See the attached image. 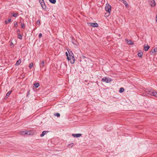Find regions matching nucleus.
<instances>
[{
  "label": "nucleus",
  "mask_w": 157,
  "mask_h": 157,
  "mask_svg": "<svg viewBox=\"0 0 157 157\" xmlns=\"http://www.w3.org/2000/svg\"><path fill=\"white\" fill-rule=\"evenodd\" d=\"M67 59L70 61L71 64H73L75 62V58L72 52H69V56H67Z\"/></svg>",
  "instance_id": "nucleus-1"
},
{
  "label": "nucleus",
  "mask_w": 157,
  "mask_h": 157,
  "mask_svg": "<svg viewBox=\"0 0 157 157\" xmlns=\"http://www.w3.org/2000/svg\"><path fill=\"white\" fill-rule=\"evenodd\" d=\"M111 7L109 4L107 3L106 4L105 9V10L109 13L111 11Z\"/></svg>",
  "instance_id": "nucleus-2"
},
{
  "label": "nucleus",
  "mask_w": 157,
  "mask_h": 157,
  "mask_svg": "<svg viewBox=\"0 0 157 157\" xmlns=\"http://www.w3.org/2000/svg\"><path fill=\"white\" fill-rule=\"evenodd\" d=\"M148 92L150 93L151 94L155 97H157V92L155 91L150 90L148 91Z\"/></svg>",
  "instance_id": "nucleus-3"
},
{
  "label": "nucleus",
  "mask_w": 157,
  "mask_h": 157,
  "mask_svg": "<svg viewBox=\"0 0 157 157\" xmlns=\"http://www.w3.org/2000/svg\"><path fill=\"white\" fill-rule=\"evenodd\" d=\"M101 81L103 82H105L106 83H109L111 81L110 78H108L106 77L103 78L101 79Z\"/></svg>",
  "instance_id": "nucleus-4"
},
{
  "label": "nucleus",
  "mask_w": 157,
  "mask_h": 157,
  "mask_svg": "<svg viewBox=\"0 0 157 157\" xmlns=\"http://www.w3.org/2000/svg\"><path fill=\"white\" fill-rule=\"evenodd\" d=\"M149 3L150 6L152 7L154 6L155 5V2L154 0H150Z\"/></svg>",
  "instance_id": "nucleus-5"
},
{
  "label": "nucleus",
  "mask_w": 157,
  "mask_h": 157,
  "mask_svg": "<svg viewBox=\"0 0 157 157\" xmlns=\"http://www.w3.org/2000/svg\"><path fill=\"white\" fill-rule=\"evenodd\" d=\"M45 65V62L44 60H42L40 62V67L41 69L43 68L44 66Z\"/></svg>",
  "instance_id": "nucleus-6"
},
{
  "label": "nucleus",
  "mask_w": 157,
  "mask_h": 157,
  "mask_svg": "<svg viewBox=\"0 0 157 157\" xmlns=\"http://www.w3.org/2000/svg\"><path fill=\"white\" fill-rule=\"evenodd\" d=\"M29 132L27 131H22L20 132V134L22 135H30V133H29Z\"/></svg>",
  "instance_id": "nucleus-7"
},
{
  "label": "nucleus",
  "mask_w": 157,
  "mask_h": 157,
  "mask_svg": "<svg viewBox=\"0 0 157 157\" xmlns=\"http://www.w3.org/2000/svg\"><path fill=\"white\" fill-rule=\"evenodd\" d=\"M82 135L81 134H72V136L74 137H79L81 136Z\"/></svg>",
  "instance_id": "nucleus-8"
},
{
  "label": "nucleus",
  "mask_w": 157,
  "mask_h": 157,
  "mask_svg": "<svg viewBox=\"0 0 157 157\" xmlns=\"http://www.w3.org/2000/svg\"><path fill=\"white\" fill-rule=\"evenodd\" d=\"M125 40L127 43L129 44L132 45L134 44V43L133 42H132L131 40L126 39Z\"/></svg>",
  "instance_id": "nucleus-9"
},
{
  "label": "nucleus",
  "mask_w": 157,
  "mask_h": 157,
  "mask_svg": "<svg viewBox=\"0 0 157 157\" xmlns=\"http://www.w3.org/2000/svg\"><path fill=\"white\" fill-rule=\"evenodd\" d=\"M90 25L93 27H98V25L97 23H90Z\"/></svg>",
  "instance_id": "nucleus-10"
},
{
  "label": "nucleus",
  "mask_w": 157,
  "mask_h": 157,
  "mask_svg": "<svg viewBox=\"0 0 157 157\" xmlns=\"http://www.w3.org/2000/svg\"><path fill=\"white\" fill-rule=\"evenodd\" d=\"M149 48L150 46H149L147 44L146 45V46H145V45L144 47V49L145 51H147Z\"/></svg>",
  "instance_id": "nucleus-11"
},
{
  "label": "nucleus",
  "mask_w": 157,
  "mask_h": 157,
  "mask_svg": "<svg viewBox=\"0 0 157 157\" xmlns=\"http://www.w3.org/2000/svg\"><path fill=\"white\" fill-rule=\"evenodd\" d=\"M121 1H123V3L125 5L126 7L128 8L129 7L126 1H124V0H121Z\"/></svg>",
  "instance_id": "nucleus-12"
},
{
  "label": "nucleus",
  "mask_w": 157,
  "mask_h": 157,
  "mask_svg": "<svg viewBox=\"0 0 157 157\" xmlns=\"http://www.w3.org/2000/svg\"><path fill=\"white\" fill-rule=\"evenodd\" d=\"M11 91L10 90L6 94L5 98H7L10 95L11 93Z\"/></svg>",
  "instance_id": "nucleus-13"
},
{
  "label": "nucleus",
  "mask_w": 157,
  "mask_h": 157,
  "mask_svg": "<svg viewBox=\"0 0 157 157\" xmlns=\"http://www.w3.org/2000/svg\"><path fill=\"white\" fill-rule=\"evenodd\" d=\"M21 63V60L19 59L17 61V62L15 64V65L16 66H18Z\"/></svg>",
  "instance_id": "nucleus-14"
},
{
  "label": "nucleus",
  "mask_w": 157,
  "mask_h": 157,
  "mask_svg": "<svg viewBox=\"0 0 157 157\" xmlns=\"http://www.w3.org/2000/svg\"><path fill=\"white\" fill-rule=\"evenodd\" d=\"M40 3L43 9H44L46 8V6L44 5V2H42V3Z\"/></svg>",
  "instance_id": "nucleus-15"
},
{
  "label": "nucleus",
  "mask_w": 157,
  "mask_h": 157,
  "mask_svg": "<svg viewBox=\"0 0 157 157\" xmlns=\"http://www.w3.org/2000/svg\"><path fill=\"white\" fill-rule=\"evenodd\" d=\"M47 133V132L45 131H43L42 134L40 135L41 137H43L44 135L46 134Z\"/></svg>",
  "instance_id": "nucleus-16"
},
{
  "label": "nucleus",
  "mask_w": 157,
  "mask_h": 157,
  "mask_svg": "<svg viewBox=\"0 0 157 157\" xmlns=\"http://www.w3.org/2000/svg\"><path fill=\"white\" fill-rule=\"evenodd\" d=\"M143 52H140L138 53V56L140 57H141L143 55Z\"/></svg>",
  "instance_id": "nucleus-17"
},
{
  "label": "nucleus",
  "mask_w": 157,
  "mask_h": 157,
  "mask_svg": "<svg viewBox=\"0 0 157 157\" xmlns=\"http://www.w3.org/2000/svg\"><path fill=\"white\" fill-rule=\"evenodd\" d=\"M34 85L36 88H38L39 86V83L36 82L34 84Z\"/></svg>",
  "instance_id": "nucleus-18"
},
{
  "label": "nucleus",
  "mask_w": 157,
  "mask_h": 157,
  "mask_svg": "<svg viewBox=\"0 0 157 157\" xmlns=\"http://www.w3.org/2000/svg\"><path fill=\"white\" fill-rule=\"evenodd\" d=\"M124 91V89L122 87L120 88L119 90V92L120 93H121L123 92Z\"/></svg>",
  "instance_id": "nucleus-19"
},
{
  "label": "nucleus",
  "mask_w": 157,
  "mask_h": 157,
  "mask_svg": "<svg viewBox=\"0 0 157 157\" xmlns=\"http://www.w3.org/2000/svg\"><path fill=\"white\" fill-rule=\"evenodd\" d=\"M49 1L52 4H55L56 2V0H49Z\"/></svg>",
  "instance_id": "nucleus-20"
},
{
  "label": "nucleus",
  "mask_w": 157,
  "mask_h": 157,
  "mask_svg": "<svg viewBox=\"0 0 157 157\" xmlns=\"http://www.w3.org/2000/svg\"><path fill=\"white\" fill-rule=\"evenodd\" d=\"M62 67H64L66 69L67 68V65L66 64H64L61 65L60 66V68L61 69Z\"/></svg>",
  "instance_id": "nucleus-21"
},
{
  "label": "nucleus",
  "mask_w": 157,
  "mask_h": 157,
  "mask_svg": "<svg viewBox=\"0 0 157 157\" xmlns=\"http://www.w3.org/2000/svg\"><path fill=\"white\" fill-rule=\"evenodd\" d=\"M8 21H5V22L6 23V24H7L9 22H10L11 21V18H9L8 19Z\"/></svg>",
  "instance_id": "nucleus-22"
},
{
  "label": "nucleus",
  "mask_w": 157,
  "mask_h": 157,
  "mask_svg": "<svg viewBox=\"0 0 157 157\" xmlns=\"http://www.w3.org/2000/svg\"><path fill=\"white\" fill-rule=\"evenodd\" d=\"M18 38L21 39V40L22 39V36L19 33H18Z\"/></svg>",
  "instance_id": "nucleus-23"
},
{
  "label": "nucleus",
  "mask_w": 157,
  "mask_h": 157,
  "mask_svg": "<svg viewBox=\"0 0 157 157\" xmlns=\"http://www.w3.org/2000/svg\"><path fill=\"white\" fill-rule=\"evenodd\" d=\"M21 27L22 28L24 29L25 28V24L23 23H22L21 24Z\"/></svg>",
  "instance_id": "nucleus-24"
},
{
  "label": "nucleus",
  "mask_w": 157,
  "mask_h": 157,
  "mask_svg": "<svg viewBox=\"0 0 157 157\" xmlns=\"http://www.w3.org/2000/svg\"><path fill=\"white\" fill-rule=\"evenodd\" d=\"M33 66V63H31L30 64L29 66V67L30 69Z\"/></svg>",
  "instance_id": "nucleus-25"
},
{
  "label": "nucleus",
  "mask_w": 157,
  "mask_h": 157,
  "mask_svg": "<svg viewBox=\"0 0 157 157\" xmlns=\"http://www.w3.org/2000/svg\"><path fill=\"white\" fill-rule=\"evenodd\" d=\"M157 52V48H154V49L153 50V53H155Z\"/></svg>",
  "instance_id": "nucleus-26"
},
{
  "label": "nucleus",
  "mask_w": 157,
  "mask_h": 157,
  "mask_svg": "<svg viewBox=\"0 0 157 157\" xmlns=\"http://www.w3.org/2000/svg\"><path fill=\"white\" fill-rule=\"evenodd\" d=\"M55 116L57 117H59L60 116V114L59 113H57L55 114Z\"/></svg>",
  "instance_id": "nucleus-27"
},
{
  "label": "nucleus",
  "mask_w": 157,
  "mask_h": 157,
  "mask_svg": "<svg viewBox=\"0 0 157 157\" xmlns=\"http://www.w3.org/2000/svg\"><path fill=\"white\" fill-rule=\"evenodd\" d=\"M13 16L14 17H17V14L16 13H14L13 15Z\"/></svg>",
  "instance_id": "nucleus-28"
},
{
  "label": "nucleus",
  "mask_w": 157,
  "mask_h": 157,
  "mask_svg": "<svg viewBox=\"0 0 157 157\" xmlns=\"http://www.w3.org/2000/svg\"><path fill=\"white\" fill-rule=\"evenodd\" d=\"M42 33H40L39 35V37L40 38L41 37H42Z\"/></svg>",
  "instance_id": "nucleus-29"
},
{
  "label": "nucleus",
  "mask_w": 157,
  "mask_h": 157,
  "mask_svg": "<svg viewBox=\"0 0 157 157\" xmlns=\"http://www.w3.org/2000/svg\"><path fill=\"white\" fill-rule=\"evenodd\" d=\"M17 25V22H16L14 23V25L16 27Z\"/></svg>",
  "instance_id": "nucleus-30"
},
{
  "label": "nucleus",
  "mask_w": 157,
  "mask_h": 157,
  "mask_svg": "<svg viewBox=\"0 0 157 157\" xmlns=\"http://www.w3.org/2000/svg\"><path fill=\"white\" fill-rule=\"evenodd\" d=\"M37 24H39V25H40V21L39 20H38L37 21Z\"/></svg>",
  "instance_id": "nucleus-31"
},
{
  "label": "nucleus",
  "mask_w": 157,
  "mask_h": 157,
  "mask_svg": "<svg viewBox=\"0 0 157 157\" xmlns=\"http://www.w3.org/2000/svg\"><path fill=\"white\" fill-rule=\"evenodd\" d=\"M40 3H42V2H44L43 0H39Z\"/></svg>",
  "instance_id": "nucleus-32"
},
{
  "label": "nucleus",
  "mask_w": 157,
  "mask_h": 157,
  "mask_svg": "<svg viewBox=\"0 0 157 157\" xmlns=\"http://www.w3.org/2000/svg\"><path fill=\"white\" fill-rule=\"evenodd\" d=\"M66 55L67 57V56H68L69 55H68V53H67V52H66Z\"/></svg>",
  "instance_id": "nucleus-33"
},
{
  "label": "nucleus",
  "mask_w": 157,
  "mask_h": 157,
  "mask_svg": "<svg viewBox=\"0 0 157 157\" xmlns=\"http://www.w3.org/2000/svg\"><path fill=\"white\" fill-rule=\"evenodd\" d=\"M20 30L19 29H18L17 30V32L18 33V32H20Z\"/></svg>",
  "instance_id": "nucleus-34"
},
{
  "label": "nucleus",
  "mask_w": 157,
  "mask_h": 157,
  "mask_svg": "<svg viewBox=\"0 0 157 157\" xmlns=\"http://www.w3.org/2000/svg\"><path fill=\"white\" fill-rule=\"evenodd\" d=\"M82 57L83 58H86V57L84 56H82Z\"/></svg>",
  "instance_id": "nucleus-35"
}]
</instances>
